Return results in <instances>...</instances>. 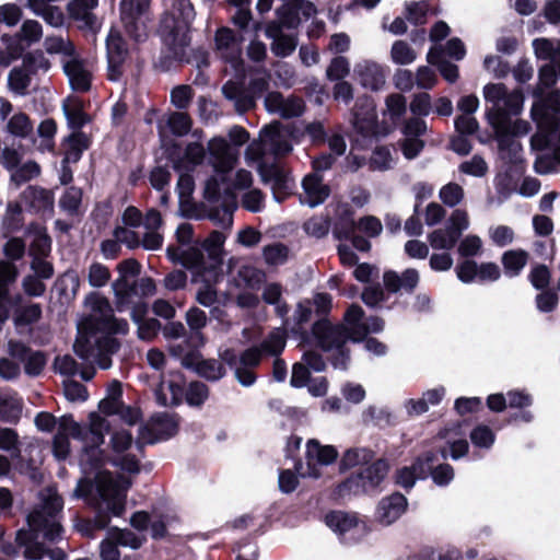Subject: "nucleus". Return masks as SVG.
Returning a JSON list of instances; mask_svg holds the SVG:
<instances>
[{"label": "nucleus", "mask_w": 560, "mask_h": 560, "mask_svg": "<svg viewBox=\"0 0 560 560\" xmlns=\"http://www.w3.org/2000/svg\"><path fill=\"white\" fill-rule=\"evenodd\" d=\"M86 303L91 305V314L79 324L73 349L80 358L106 370L112 365L109 355L119 348L110 334H126L128 323L117 319L108 301L97 294L88 298Z\"/></svg>", "instance_id": "obj_1"}, {"label": "nucleus", "mask_w": 560, "mask_h": 560, "mask_svg": "<svg viewBox=\"0 0 560 560\" xmlns=\"http://www.w3.org/2000/svg\"><path fill=\"white\" fill-rule=\"evenodd\" d=\"M39 499V504L27 516L28 529L18 530L15 542L24 547L23 556L28 560H40L46 553L51 560H65L66 553L61 549L47 550L37 541L40 534L50 541L60 536L61 526L58 515L62 510V499L54 488L42 490Z\"/></svg>", "instance_id": "obj_2"}, {"label": "nucleus", "mask_w": 560, "mask_h": 560, "mask_svg": "<svg viewBox=\"0 0 560 560\" xmlns=\"http://www.w3.org/2000/svg\"><path fill=\"white\" fill-rule=\"evenodd\" d=\"M106 420L96 413L90 416L88 429H83L71 416H62L57 423V433L52 441V452L57 459L63 460L70 454L69 438L83 442L80 465L85 472L92 471L104 464L105 457L100 446L104 443L107 432Z\"/></svg>", "instance_id": "obj_3"}, {"label": "nucleus", "mask_w": 560, "mask_h": 560, "mask_svg": "<svg viewBox=\"0 0 560 560\" xmlns=\"http://www.w3.org/2000/svg\"><path fill=\"white\" fill-rule=\"evenodd\" d=\"M130 481L125 477H114L109 471L96 475L94 485L86 479L79 480L73 497L90 498V503L97 510L94 524L98 529L109 523V515L121 516L126 506V493Z\"/></svg>", "instance_id": "obj_4"}, {"label": "nucleus", "mask_w": 560, "mask_h": 560, "mask_svg": "<svg viewBox=\"0 0 560 560\" xmlns=\"http://www.w3.org/2000/svg\"><path fill=\"white\" fill-rule=\"evenodd\" d=\"M195 19V10L189 0H175L172 9L161 21V36L172 57H184L189 44V27Z\"/></svg>", "instance_id": "obj_5"}, {"label": "nucleus", "mask_w": 560, "mask_h": 560, "mask_svg": "<svg viewBox=\"0 0 560 560\" xmlns=\"http://www.w3.org/2000/svg\"><path fill=\"white\" fill-rule=\"evenodd\" d=\"M483 98L490 104L486 118L492 129L504 130L506 118L521 114L524 96L521 90L509 91L502 83H488L482 90Z\"/></svg>", "instance_id": "obj_6"}, {"label": "nucleus", "mask_w": 560, "mask_h": 560, "mask_svg": "<svg viewBox=\"0 0 560 560\" xmlns=\"http://www.w3.org/2000/svg\"><path fill=\"white\" fill-rule=\"evenodd\" d=\"M292 151L291 137L280 124H271L264 127L259 133V140L252 142L245 150L247 164L266 161L268 155L276 159L282 158Z\"/></svg>", "instance_id": "obj_7"}, {"label": "nucleus", "mask_w": 560, "mask_h": 560, "mask_svg": "<svg viewBox=\"0 0 560 560\" xmlns=\"http://www.w3.org/2000/svg\"><path fill=\"white\" fill-rule=\"evenodd\" d=\"M388 464L384 459H377L355 475L350 476L338 488L340 497L350 494L369 493L377 489L385 479L388 471Z\"/></svg>", "instance_id": "obj_8"}, {"label": "nucleus", "mask_w": 560, "mask_h": 560, "mask_svg": "<svg viewBox=\"0 0 560 560\" xmlns=\"http://www.w3.org/2000/svg\"><path fill=\"white\" fill-rule=\"evenodd\" d=\"M220 360L228 364L233 371L236 381L245 387L256 382V374L253 371L259 365L262 353L258 347H250L240 355L233 349H224L219 353Z\"/></svg>", "instance_id": "obj_9"}, {"label": "nucleus", "mask_w": 560, "mask_h": 560, "mask_svg": "<svg viewBox=\"0 0 560 560\" xmlns=\"http://www.w3.org/2000/svg\"><path fill=\"white\" fill-rule=\"evenodd\" d=\"M542 90L536 89L534 96L539 97L530 109L532 118L539 128H546L550 131L560 129V90L550 92L546 97H541Z\"/></svg>", "instance_id": "obj_10"}, {"label": "nucleus", "mask_w": 560, "mask_h": 560, "mask_svg": "<svg viewBox=\"0 0 560 560\" xmlns=\"http://www.w3.org/2000/svg\"><path fill=\"white\" fill-rule=\"evenodd\" d=\"M338 452L331 445H322L317 440H310L306 443L305 467L300 465L299 471L302 477L318 478L322 476V467L336 460Z\"/></svg>", "instance_id": "obj_11"}, {"label": "nucleus", "mask_w": 560, "mask_h": 560, "mask_svg": "<svg viewBox=\"0 0 560 560\" xmlns=\"http://www.w3.org/2000/svg\"><path fill=\"white\" fill-rule=\"evenodd\" d=\"M257 171L264 183L270 184L275 198L280 201L294 187L290 173L278 164H268L267 161L256 162Z\"/></svg>", "instance_id": "obj_12"}, {"label": "nucleus", "mask_w": 560, "mask_h": 560, "mask_svg": "<svg viewBox=\"0 0 560 560\" xmlns=\"http://www.w3.org/2000/svg\"><path fill=\"white\" fill-rule=\"evenodd\" d=\"M209 163L217 173L228 174L237 163L238 150L224 138L215 137L208 142Z\"/></svg>", "instance_id": "obj_13"}, {"label": "nucleus", "mask_w": 560, "mask_h": 560, "mask_svg": "<svg viewBox=\"0 0 560 560\" xmlns=\"http://www.w3.org/2000/svg\"><path fill=\"white\" fill-rule=\"evenodd\" d=\"M141 266L136 259H126L118 264L119 278L113 282V290L116 298L118 311L129 307L133 288L128 282V277H136L140 273Z\"/></svg>", "instance_id": "obj_14"}, {"label": "nucleus", "mask_w": 560, "mask_h": 560, "mask_svg": "<svg viewBox=\"0 0 560 560\" xmlns=\"http://www.w3.org/2000/svg\"><path fill=\"white\" fill-rule=\"evenodd\" d=\"M150 0H121V21L126 31L135 39L139 40L145 36V25L142 18L149 7Z\"/></svg>", "instance_id": "obj_15"}, {"label": "nucleus", "mask_w": 560, "mask_h": 560, "mask_svg": "<svg viewBox=\"0 0 560 560\" xmlns=\"http://www.w3.org/2000/svg\"><path fill=\"white\" fill-rule=\"evenodd\" d=\"M363 310L359 305H351L345 314V322L352 341L362 340L369 332H380L384 328V322L378 317H371L362 322Z\"/></svg>", "instance_id": "obj_16"}, {"label": "nucleus", "mask_w": 560, "mask_h": 560, "mask_svg": "<svg viewBox=\"0 0 560 560\" xmlns=\"http://www.w3.org/2000/svg\"><path fill=\"white\" fill-rule=\"evenodd\" d=\"M7 353L24 363V371L30 376H37L46 365V357L40 351H34L25 343L9 339L7 342Z\"/></svg>", "instance_id": "obj_17"}, {"label": "nucleus", "mask_w": 560, "mask_h": 560, "mask_svg": "<svg viewBox=\"0 0 560 560\" xmlns=\"http://www.w3.org/2000/svg\"><path fill=\"white\" fill-rule=\"evenodd\" d=\"M352 125L364 138L374 137L377 133L375 104L370 97H361L357 101Z\"/></svg>", "instance_id": "obj_18"}, {"label": "nucleus", "mask_w": 560, "mask_h": 560, "mask_svg": "<svg viewBox=\"0 0 560 560\" xmlns=\"http://www.w3.org/2000/svg\"><path fill=\"white\" fill-rule=\"evenodd\" d=\"M313 334L325 351L340 349L350 339L346 322L345 325L337 326L328 322H318L313 327Z\"/></svg>", "instance_id": "obj_19"}, {"label": "nucleus", "mask_w": 560, "mask_h": 560, "mask_svg": "<svg viewBox=\"0 0 560 560\" xmlns=\"http://www.w3.org/2000/svg\"><path fill=\"white\" fill-rule=\"evenodd\" d=\"M108 60V78L112 81L118 80L122 74V66L128 55L126 44L116 30H110L106 39Z\"/></svg>", "instance_id": "obj_20"}, {"label": "nucleus", "mask_w": 560, "mask_h": 560, "mask_svg": "<svg viewBox=\"0 0 560 560\" xmlns=\"http://www.w3.org/2000/svg\"><path fill=\"white\" fill-rule=\"evenodd\" d=\"M265 107L269 113L278 114L282 118H293L304 112L305 105L299 96L285 97L279 92H270L265 98Z\"/></svg>", "instance_id": "obj_21"}, {"label": "nucleus", "mask_w": 560, "mask_h": 560, "mask_svg": "<svg viewBox=\"0 0 560 560\" xmlns=\"http://www.w3.org/2000/svg\"><path fill=\"white\" fill-rule=\"evenodd\" d=\"M178 429V419L175 415L167 412L154 416L148 427H145L141 434L142 438L149 442L154 443L158 440H164L173 436Z\"/></svg>", "instance_id": "obj_22"}, {"label": "nucleus", "mask_w": 560, "mask_h": 560, "mask_svg": "<svg viewBox=\"0 0 560 560\" xmlns=\"http://www.w3.org/2000/svg\"><path fill=\"white\" fill-rule=\"evenodd\" d=\"M63 72L73 91L86 92L91 88L92 72L86 65L75 55L71 59L63 60Z\"/></svg>", "instance_id": "obj_23"}, {"label": "nucleus", "mask_w": 560, "mask_h": 560, "mask_svg": "<svg viewBox=\"0 0 560 560\" xmlns=\"http://www.w3.org/2000/svg\"><path fill=\"white\" fill-rule=\"evenodd\" d=\"M215 52L230 62H237L242 52V37L236 36L230 28H220L215 33Z\"/></svg>", "instance_id": "obj_24"}, {"label": "nucleus", "mask_w": 560, "mask_h": 560, "mask_svg": "<svg viewBox=\"0 0 560 560\" xmlns=\"http://www.w3.org/2000/svg\"><path fill=\"white\" fill-rule=\"evenodd\" d=\"M435 459L432 452H427L410 466L397 471V483L404 488H411L417 479L425 478L431 469V462Z\"/></svg>", "instance_id": "obj_25"}, {"label": "nucleus", "mask_w": 560, "mask_h": 560, "mask_svg": "<svg viewBox=\"0 0 560 560\" xmlns=\"http://www.w3.org/2000/svg\"><path fill=\"white\" fill-rule=\"evenodd\" d=\"M302 187L301 201L312 208L323 203L330 194L329 187L323 183L322 176L316 173L306 175L302 182Z\"/></svg>", "instance_id": "obj_26"}, {"label": "nucleus", "mask_w": 560, "mask_h": 560, "mask_svg": "<svg viewBox=\"0 0 560 560\" xmlns=\"http://www.w3.org/2000/svg\"><path fill=\"white\" fill-rule=\"evenodd\" d=\"M97 3L98 0H72L68 3L67 9L70 18L79 23L80 28L95 31L97 21L92 11Z\"/></svg>", "instance_id": "obj_27"}, {"label": "nucleus", "mask_w": 560, "mask_h": 560, "mask_svg": "<svg viewBox=\"0 0 560 560\" xmlns=\"http://www.w3.org/2000/svg\"><path fill=\"white\" fill-rule=\"evenodd\" d=\"M407 509V499L400 493H394L381 500L377 517L381 523L390 525L398 520Z\"/></svg>", "instance_id": "obj_28"}, {"label": "nucleus", "mask_w": 560, "mask_h": 560, "mask_svg": "<svg viewBox=\"0 0 560 560\" xmlns=\"http://www.w3.org/2000/svg\"><path fill=\"white\" fill-rule=\"evenodd\" d=\"M354 71L360 78L363 86L377 91L385 84V73L383 68L371 60H364L355 66Z\"/></svg>", "instance_id": "obj_29"}, {"label": "nucleus", "mask_w": 560, "mask_h": 560, "mask_svg": "<svg viewBox=\"0 0 560 560\" xmlns=\"http://www.w3.org/2000/svg\"><path fill=\"white\" fill-rule=\"evenodd\" d=\"M325 522L329 528L341 536L349 533L361 532L363 528L354 514L341 511L328 513L325 517Z\"/></svg>", "instance_id": "obj_30"}, {"label": "nucleus", "mask_w": 560, "mask_h": 560, "mask_svg": "<svg viewBox=\"0 0 560 560\" xmlns=\"http://www.w3.org/2000/svg\"><path fill=\"white\" fill-rule=\"evenodd\" d=\"M168 258L174 262H179L187 269L200 271L203 261L202 252L196 247H188L180 249L177 247L170 246L166 249Z\"/></svg>", "instance_id": "obj_31"}, {"label": "nucleus", "mask_w": 560, "mask_h": 560, "mask_svg": "<svg viewBox=\"0 0 560 560\" xmlns=\"http://www.w3.org/2000/svg\"><path fill=\"white\" fill-rule=\"evenodd\" d=\"M418 282L419 272L411 268L405 270L401 276L394 271H387L384 275V284L393 292H397L399 289L411 291L417 287Z\"/></svg>", "instance_id": "obj_32"}, {"label": "nucleus", "mask_w": 560, "mask_h": 560, "mask_svg": "<svg viewBox=\"0 0 560 560\" xmlns=\"http://www.w3.org/2000/svg\"><path fill=\"white\" fill-rule=\"evenodd\" d=\"M23 298L19 294L11 300L12 305H19L14 311V324L16 326L31 325L39 320L42 307L39 304L31 303L21 305Z\"/></svg>", "instance_id": "obj_33"}, {"label": "nucleus", "mask_w": 560, "mask_h": 560, "mask_svg": "<svg viewBox=\"0 0 560 560\" xmlns=\"http://www.w3.org/2000/svg\"><path fill=\"white\" fill-rule=\"evenodd\" d=\"M23 402L16 394H0V420L16 423L22 415Z\"/></svg>", "instance_id": "obj_34"}, {"label": "nucleus", "mask_w": 560, "mask_h": 560, "mask_svg": "<svg viewBox=\"0 0 560 560\" xmlns=\"http://www.w3.org/2000/svg\"><path fill=\"white\" fill-rule=\"evenodd\" d=\"M266 33L268 37L273 39L271 51L277 57H288L295 50L298 43L293 36L283 34L271 27H268Z\"/></svg>", "instance_id": "obj_35"}, {"label": "nucleus", "mask_w": 560, "mask_h": 560, "mask_svg": "<svg viewBox=\"0 0 560 560\" xmlns=\"http://www.w3.org/2000/svg\"><path fill=\"white\" fill-rule=\"evenodd\" d=\"M427 60L438 67L446 81L453 83L458 79V67L442 58V46L432 47L427 55Z\"/></svg>", "instance_id": "obj_36"}, {"label": "nucleus", "mask_w": 560, "mask_h": 560, "mask_svg": "<svg viewBox=\"0 0 560 560\" xmlns=\"http://www.w3.org/2000/svg\"><path fill=\"white\" fill-rule=\"evenodd\" d=\"M28 234L33 237L30 245V255L32 257H47L50 253L51 241L46 233V229L40 225H32Z\"/></svg>", "instance_id": "obj_37"}, {"label": "nucleus", "mask_w": 560, "mask_h": 560, "mask_svg": "<svg viewBox=\"0 0 560 560\" xmlns=\"http://www.w3.org/2000/svg\"><path fill=\"white\" fill-rule=\"evenodd\" d=\"M506 128L504 130L493 129L494 138L498 141V148L501 155L511 162L520 160L522 144L513 137L506 136Z\"/></svg>", "instance_id": "obj_38"}, {"label": "nucleus", "mask_w": 560, "mask_h": 560, "mask_svg": "<svg viewBox=\"0 0 560 560\" xmlns=\"http://www.w3.org/2000/svg\"><path fill=\"white\" fill-rule=\"evenodd\" d=\"M223 95L233 101L238 112H245L254 105L252 96L247 95L243 86L236 82L229 81L222 86Z\"/></svg>", "instance_id": "obj_39"}, {"label": "nucleus", "mask_w": 560, "mask_h": 560, "mask_svg": "<svg viewBox=\"0 0 560 560\" xmlns=\"http://www.w3.org/2000/svg\"><path fill=\"white\" fill-rule=\"evenodd\" d=\"M190 370L196 371L200 376L209 381H218L226 373L222 362L215 359L205 360L200 352L197 363L190 366Z\"/></svg>", "instance_id": "obj_40"}, {"label": "nucleus", "mask_w": 560, "mask_h": 560, "mask_svg": "<svg viewBox=\"0 0 560 560\" xmlns=\"http://www.w3.org/2000/svg\"><path fill=\"white\" fill-rule=\"evenodd\" d=\"M183 388L175 382H165L163 378L155 390L156 401L161 406H173L180 401Z\"/></svg>", "instance_id": "obj_41"}, {"label": "nucleus", "mask_w": 560, "mask_h": 560, "mask_svg": "<svg viewBox=\"0 0 560 560\" xmlns=\"http://www.w3.org/2000/svg\"><path fill=\"white\" fill-rule=\"evenodd\" d=\"M44 48L50 55H60L63 60L71 59L75 56L73 43L62 36H47L44 40Z\"/></svg>", "instance_id": "obj_42"}, {"label": "nucleus", "mask_w": 560, "mask_h": 560, "mask_svg": "<svg viewBox=\"0 0 560 560\" xmlns=\"http://www.w3.org/2000/svg\"><path fill=\"white\" fill-rule=\"evenodd\" d=\"M458 240L459 237L447 226L436 229L428 235V242L435 250H451Z\"/></svg>", "instance_id": "obj_43"}, {"label": "nucleus", "mask_w": 560, "mask_h": 560, "mask_svg": "<svg viewBox=\"0 0 560 560\" xmlns=\"http://www.w3.org/2000/svg\"><path fill=\"white\" fill-rule=\"evenodd\" d=\"M31 75L30 71L23 65L14 67L8 75V86L10 91L18 95H25L31 84Z\"/></svg>", "instance_id": "obj_44"}, {"label": "nucleus", "mask_w": 560, "mask_h": 560, "mask_svg": "<svg viewBox=\"0 0 560 560\" xmlns=\"http://www.w3.org/2000/svg\"><path fill=\"white\" fill-rule=\"evenodd\" d=\"M528 259L527 252L523 249L508 250L502 256V264L505 273L515 277L526 266Z\"/></svg>", "instance_id": "obj_45"}, {"label": "nucleus", "mask_w": 560, "mask_h": 560, "mask_svg": "<svg viewBox=\"0 0 560 560\" xmlns=\"http://www.w3.org/2000/svg\"><path fill=\"white\" fill-rule=\"evenodd\" d=\"M23 199L37 211L50 209L54 202L49 191L38 187H28L25 189Z\"/></svg>", "instance_id": "obj_46"}, {"label": "nucleus", "mask_w": 560, "mask_h": 560, "mask_svg": "<svg viewBox=\"0 0 560 560\" xmlns=\"http://www.w3.org/2000/svg\"><path fill=\"white\" fill-rule=\"evenodd\" d=\"M189 343L187 340H183L180 342H173L168 346V351L171 355L178 359L180 361V364L186 368L190 369V366H194L199 358V351L198 350H191L188 348Z\"/></svg>", "instance_id": "obj_47"}, {"label": "nucleus", "mask_w": 560, "mask_h": 560, "mask_svg": "<svg viewBox=\"0 0 560 560\" xmlns=\"http://www.w3.org/2000/svg\"><path fill=\"white\" fill-rule=\"evenodd\" d=\"M560 166V148L546 152L537 153L535 160V171L539 174H549Z\"/></svg>", "instance_id": "obj_48"}, {"label": "nucleus", "mask_w": 560, "mask_h": 560, "mask_svg": "<svg viewBox=\"0 0 560 560\" xmlns=\"http://www.w3.org/2000/svg\"><path fill=\"white\" fill-rule=\"evenodd\" d=\"M226 182V174L217 173L210 176L203 188L205 199L212 205L220 203L223 198L222 185Z\"/></svg>", "instance_id": "obj_49"}, {"label": "nucleus", "mask_w": 560, "mask_h": 560, "mask_svg": "<svg viewBox=\"0 0 560 560\" xmlns=\"http://www.w3.org/2000/svg\"><path fill=\"white\" fill-rule=\"evenodd\" d=\"M89 148V139L82 132H75L71 135L67 140V150L65 155V162H77L79 161L81 153Z\"/></svg>", "instance_id": "obj_50"}, {"label": "nucleus", "mask_w": 560, "mask_h": 560, "mask_svg": "<svg viewBox=\"0 0 560 560\" xmlns=\"http://www.w3.org/2000/svg\"><path fill=\"white\" fill-rule=\"evenodd\" d=\"M206 155V150L202 143L198 141L189 142L186 145L184 158L174 161V167L176 170L185 168V163L191 164L192 166L200 164Z\"/></svg>", "instance_id": "obj_51"}, {"label": "nucleus", "mask_w": 560, "mask_h": 560, "mask_svg": "<svg viewBox=\"0 0 560 560\" xmlns=\"http://www.w3.org/2000/svg\"><path fill=\"white\" fill-rule=\"evenodd\" d=\"M417 59L416 50L405 40H396L390 48V60L395 65L406 66Z\"/></svg>", "instance_id": "obj_52"}, {"label": "nucleus", "mask_w": 560, "mask_h": 560, "mask_svg": "<svg viewBox=\"0 0 560 560\" xmlns=\"http://www.w3.org/2000/svg\"><path fill=\"white\" fill-rule=\"evenodd\" d=\"M7 131L18 138H26L33 131V124L24 113L14 114L7 124Z\"/></svg>", "instance_id": "obj_53"}, {"label": "nucleus", "mask_w": 560, "mask_h": 560, "mask_svg": "<svg viewBox=\"0 0 560 560\" xmlns=\"http://www.w3.org/2000/svg\"><path fill=\"white\" fill-rule=\"evenodd\" d=\"M21 441L18 432L11 428H0V450L11 454L13 459L21 456Z\"/></svg>", "instance_id": "obj_54"}, {"label": "nucleus", "mask_w": 560, "mask_h": 560, "mask_svg": "<svg viewBox=\"0 0 560 560\" xmlns=\"http://www.w3.org/2000/svg\"><path fill=\"white\" fill-rule=\"evenodd\" d=\"M374 458V453L364 447H355L348 450L341 459L345 468H352L360 465L369 464Z\"/></svg>", "instance_id": "obj_55"}, {"label": "nucleus", "mask_w": 560, "mask_h": 560, "mask_svg": "<svg viewBox=\"0 0 560 560\" xmlns=\"http://www.w3.org/2000/svg\"><path fill=\"white\" fill-rule=\"evenodd\" d=\"M285 347V335L282 330L276 329L258 346L262 354L277 357Z\"/></svg>", "instance_id": "obj_56"}, {"label": "nucleus", "mask_w": 560, "mask_h": 560, "mask_svg": "<svg viewBox=\"0 0 560 560\" xmlns=\"http://www.w3.org/2000/svg\"><path fill=\"white\" fill-rule=\"evenodd\" d=\"M440 200L447 207L458 206L465 198L464 188L457 183H447L439 191Z\"/></svg>", "instance_id": "obj_57"}, {"label": "nucleus", "mask_w": 560, "mask_h": 560, "mask_svg": "<svg viewBox=\"0 0 560 560\" xmlns=\"http://www.w3.org/2000/svg\"><path fill=\"white\" fill-rule=\"evenodd\" d=\"M186 323L189 329L195 332L196 337L199 339L200 343H205V339L200 334V330L207 326L208 317L205 311L192 306L190 307L185 315Z\"/></svg>", "instance_id": "obj_58"}, {"label": "nucleus", "mask_w": 560, "mask_h": 560, "mask_svg": "<svg viewBox=\"0 0 560 560\" xmlns=\"http://www.w3.org/2000/svg\"><path fill=\"white\" fill-rule=\"evenodd\" d=\"M264 278L265 273L253 266L244 265L237 270V282L246 288H257L264 281Z\"/></svg>", "instance_id": "obj_59"}, {"label": "nucleus", "mask_w": 560, "mask_h": 560, "mask_svg": "<svg viewBox=\"0 0 560 560\" xmlns=\"http://www.w3.org/2000/svg\"><path fill=\"white\" fill-rule=\"evenodd\" d=\"M240 202L245 210L257 213L265 208V195L258 188H250L243 192Z\"/></svg>", "instance_id": "obj_60"}, {"label": "nucleus", "mask_w": 560, "mask_h": 560, "mask_svg": "<svg viewBox=\"0 0 560 560\" xmlns=\"http://www.w3.org/2000/svg\"><path fill=\"white\" fill-rule=\"evenodd\" d=\"M289 249L281 243H273L262 248V257L267 265L278 266L287 261Z\"/></svg>", "instance_id": "obj_61"}, {"label": "nucleus", "mask_w": 560, "mask_h": 560, "mask_svg": "<svg viewBox=\"0 0 560 560\" xmlns=\"http://www.w3.org/2000/svg\"><path fill=\"white\" fill-rule=\"evenodd\" d=\"M254 177L253 174L245 170L240 168L235 172L233 177L231 178L230 184H228L224 188V192L226 195H233V191L235 190H248L253 188Z\"/></svg>", "instance_id": "obj_62"}, {"label": "nucleus", "mask_w": 560, "mask_h": 560, "mask_svg": "<svg viewBox=\"0 0 560 560\" xmlns=\"http://www.w3.org/2000/svg\"><path fill=\"white\" fill-rule=\"evenodd\" d=\"M18 36L20 40L25 42L28 46L33 45L43 37V26L36 20H25Z\"/></svg>", "instance_id": "obj_63"}, {"label": "nucleus", "mask_w": 560, "mask_h": 560, "mask_svg": "<svg viewBox=\"0 0 560 560\" xmlns=\"http://www.w3.org/2000/svg\"><path fill=\"white\" fill-rule=\"evenodd\" d=\"M208 211L207 217L217 225L230 229L233 223V211L225 202L217 203Z\"/></svg>", "instance_id": "obj_64"}]
</instances>
